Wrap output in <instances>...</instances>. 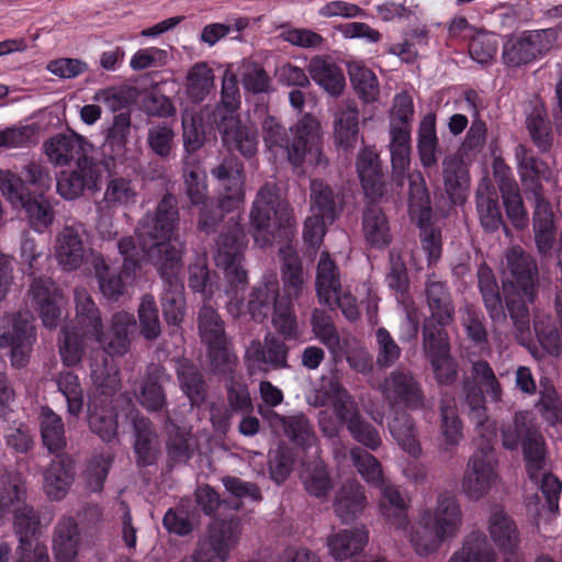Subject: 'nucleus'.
<instances>
[{
    "mask_svg": "<svg viewBox=\"0 0 562 562\" xmlns=\"http://www.w3.org/2000/svg\"><path fill=\"white\" fill-rule=\"evenodd\" d=\"M499 434L504 449L517 451L521 448L529 479L540 484L549 510L557 513L562 483L547 471L546 440L531 412H515L510 422L502 423Z\"/></svg>",
    "mask_w": 562,
    "mask_h": 562,
    "instance_id": "nucleus-1",
    "label": "nucleus"
},
{
    "mask_svg": "<svg viewBox=\"0 0 562 562\" xmlns=\"http://www.w3.org/2000/svg\"><path fill=\"white\" fill-rule=\"evenodd\" d=\"M180 214L178 201L173 194H165L153 211H147L137 222L135 235L150 265L183 263L186 244L175 236Z\"/></svg>",
    "mask_w": 562,
    "mask_h": 562,
    "instance_id": "nucleus-2",
    "label": "nucleus"
},
{
    "mask_svg": "<svg viewBox=\"0 0 562 562\" xmlns=\"http://www.w3.org/2000/svg\"><path fill=\"white\" fill-rule=\"evenodd\" d=\"M476 279L477 290L490 319L495 324L506 322L507 310L517 333L521 336L529 334V305L533 304L536 300L529 301V299L522 293H519V291L508 290L504 299L506 304L505 308L496 276L486 262H482L479 266Z\"/></svg>",
    "mask_w": 562,
    "mask_h": 562,
    "instance_id": "nucleus-3",
    "label": "nucleus"
},
{
    "mask_svg": "<svg viewBox=\"0 0 562 562\" xmlns=\"http://www.w3.org/2000/svg\"><path fill=\"white\" fill-rule=\"evenodd\" d=\"M261 127L267 150L274 158L286 157L293 166L297 167L304 161L307 144H313L317 139L321 124L313 115L305 114L289 131L274 116H267Z\"/></svg>",
    "mask_w": 562,
    "mask_h": 562,
    "instance_id": "nucleus-4",
    "label": "nucleus"
},
{
    "mask_svg": "<svg viewBox=\"0 0 562 562\" xmlns=\"http://www.w3.org/2000/svg\"><path fill=\"white\" fill-rule=\"evenodd\" d=\"M250 224L255 243L260 247L272 244L280 229L293 225V210L281 198L280 188L276 183L267 182L259 189L252 202Z\"/></svg>",
    "mask_w": 562,
    "mask_h": 562,
    "instance_id": "nucleus-5",
    "label": "nucleus"
},
{
    "mask_svg": "<svg viewBox=\"0 0 562 562\" xmlns=\"http://www.w3.org/2000/svg\"><path fill=\"white\" fill-rule=\"evenodd\" d=\"M408 213L420 229V244L428 263L436 262L442 252L441 231L431 222L430 196L420 172L409 177Z\"/></svg>",
    "mask_w": 562,
    "mask_h": 562,
    "instance_id": "nucleus-6",
    "label": "nucleus"
},
{
    "mask_svg": "<svg viewBox=\"0 0 562 562\" xmlns=\"http://www.w3.org/2000/svg\"><path fill=\"white\" fill-rule=\"evenodd\" d=\"M376 390L390 409L420 411L426 407V394L420 378L407 367L398 366L391 370Z\"/></svg>",
    "mask_w": 562,
    "mask_h": 562,
    "instance_id": "nucleus-7",
    "label": "nucleus"
},
{
    "mask_svg": "<svg viewBox=\"0 0 562 562\" xmlns=\"http://www.w3.org/2000/svg\"><path fill=\"white\" fill-rule=\"evenodd\" d=\"M226 233H222L216 240L215 263L223 269L229 290L237 293L247 284V271L243 266L244 249L247 240L243 227L232 217Z\"/></svg>",
    "mask_w": 562,
    "mask_h": 562,
    "instance_id": "nucleus-8",
    "label": "nucleus"
},
{
    "mask_svg": "<svg viewBox=\"0 0 562 562\" xmlns=\"http://www.w3.org/2000/svg\"><path fill=\"white\" fill-rule=\"evenodd\" d=\"M239 533L237 517L215 520L209 525L205 537L196 542L192 553L180 562H227Z\"/></svg>",
    "mask_w": 562,
    "mask_h": 562,
    "instance_id": "nucleus-9",
    "label": "nucleus"
},
{
    "mask_svg": "<svg viewBox=\"0 0 562 562\" xmlns=\"http://www.w3.org/2000/svg\"><path fill=\"white\" fill-rule=\"evenodd\" d=\"M494 440L490 438L481 439L469 459L461 485L463 493L471 501H479L484 497L498 477Z\"/></svg>",
    "mask_w": 562,
    "mask_h": 562,
    "instance_id": "nucleus-10",
    "label": "nucleus"
},
{
    "mask_svg": "<svg viewBox=\"0 0 562 562\" xmlns=\"http://www.w3.org/2000/svg\"><path fill=\"white\" fill-rule=\"evenodd\" d=\"M557 38L558 31L553 27L508 35L503 43V63L509 67H520L542 58Z\"/></svg>",
    "mask_w": 562,
    "mask_h": 562,
    "instance_id": "nucleus-11",
    "label": "nucleus"
},
{
    "mask_svg": "<svg viewBox=\"0 0 562 562\" xmlns=\"http://www.w3.org/2000/svg\"><path fill=\"white\" fill-rule=\"evenodd\" d=\"M0 349L10 348L9 359L13 369L25 368L36 342V329L29 312H16L3 318Z\"/></svg>",
    "mask_w": 562,
    "mask_h": 562,
    "instance_id": "nucleus-12",
    "label": "nucleus"
},
{
    "mask_svg": "<svg viewBox=\"0 0 562 562\" xmlns=\"http://www.w3.org/2000/svg\"><path fill=\"white\" fill-rule=\"evenodd\" d=\"M100 164L92 157H79L75 167L61 170L56 176L57 193L67 201H74L86 191L97 192L101 182Z\"/></svg>",
    "mask_w": 562,
    "mask_h": 562,
    "instance_id": "nucleus-13",
    "label": "nucleus"
},
{
    "mask_svg": "<svg viewBox=\"0 0 562 562\" xmlns=\"http://www.w3.org/2000/svg\"><path fill=\"white\" fill-rule=\"evenodd\" d=\"M169 265L156 262V270L162 280L161 307L166 323L178 326L186 312L184 285L180 278L183 263Z\"/></svg>",
    "mask_w": 562,
    "mask_h": 562,
    "instance_id": "nucleus-14",
    "label": "nucleus"
},
{
    "mask_svg": "<svg viewBox=\"0 0 562 562\" xmlns=\"http://www.w3.org/2000/svg\"><path fill=\"white\" fill-rule=\"evenodd\" d=\"M505 270L510 277L509 291H519L529 301L537 300L539 271L532 256L525 252L519 246L510 247L505 252Z\"/></svg>",
    "mask_w": 562,
    "mask_h": 562,
    "instance_id": "nucleus-15",
    "label": "nucleus"
},
{
    "mask_svg": "<svg viewBox=\"0 0 562 562\" xmlns=\"http://www.w3.org/2000/svg\"><path fill=\"white\" fill-rule=\"evenodd\" d=\"M289 351L288 345L270 333L265 336L263 342L259 339L251 340L244 355L248 374H255L256 369L261 364H266L272 370L289 368Z\"/></svg>",
    "mask_w": 562,
    "mask_h": 562,
    "instance_id": "nucleus-16",
    "label": "nucleus"
},
{
    "mask_svg": "<svg viewBox=\"0 0 562 562\" xmlns=\"http://www.w3.org/2000/svg\"><path fill=\"white\" fill-rule=\"evenodd\" d=\"M422 522L446 540L454 538L462 526V510L457 497L450 493L439 494L434 512L425 510Z\"/></svg>",
    "mask_w": 562,
    "mask_h": 562,
    "instance_id": "nucleus-17",
    "label": "nucleus"
},
{
    "mask_svg": "<svg viewBox=\"0 0 562 562\" xmlns=\"http://www.w3.org/2000/svg\"><path fill=\"white\" fill-rule=\"evenodd\" d=\"M85 232L82 223L72 221L57 234L55 257L65 271L77 270L82 265L85 259L82 235Z\"/></svg>",
    "mask_w": 562,
    "mask_h": 562,
    "instance_id": "nucleus-18",
    "label": "nucleus"
},
{
    "mask_svg": "<svg viewBox=\"0 0 562 562\" xmlns=\"http://www.w3.org/2000/svg\"><path fill=\"white\" fill-rule=\"evenodd\" d=\"M514 154L517 172L525 193L543 191L541 180L549 181L552 178V170L548 162L524 144H518Z\"/></svg>",
    "mask_w": 562,
    "mask_h": 562,
    "instance_id": "nucleus-19",
    "label": "nucleus"
},
{
    "mask_svg": "<svg viewBox=\"0 0 562 562\" xmlns=\"http://www.w3.org/2000/svg\"><path fill=\"white\" fill-rule=\"evenodd\" d=\"M527 199L532 201V226L535 241L540 254H548L555 240L554 213L550 201L544 196V190L527 193Z\"/></svg>",
    "mask_w": 562,
    "mask_h": 562,
    "instance_id": "nucleus-20",
    "label": "nucleus"
},
{
    "mask_svg": "<svg viewBox=\"0 0 562 562\" xmlns=\"http://www.w3.org/2000/svg\"><path fill=\"white\" fill-rule=\"evenodd\" d=\"M560 277L559 285L554 300L557 317L560 324V330L551 323L550 316L536 315L533 318V328L542 348L551 356L558 357L562 353V249L559 254Z\"/></svg>",
    "mask_w": 562,
    "mask_h": 562,
    "instance_id": "nucleus-21",
    "label": "nucleus"
},
{
    "mask_svg": "<svg viewBox=\"0 0 562 562\" xmlns=\"http://www.w3.org/2000/svg\"><path fill=\"white\" fill-rule=\"evenodd\" d=\"M424 293L429 311V316L425 319L450 325L454 319V304L447 282L430 274L425 282Z\"/></svg>",
    "mask_w": 562,
    "mask_h": 562,
    "instance_id": "nucleus-22",
    "label": "nucleus"
},
{
    "mask_svg": "<svg viewBox=\"0 0 562 562\" xmlns=\"http://www.w3.org/2000/svg\"><path fill=\"white\" fill-rule=\"evenodd\" d=\"M487 530L499 550L512 554L506 562H519L515 551L519 546L520 535L514 519L502 507H493L487 520Z\"/></svg>",
    "mask_w": 562,
    "mask_h": 562,
    "instance_id": "nucleus-23",
    "label": "nucleus"
},
{
    "mask_svg": "<svg viewBox=\"0 0 562 562\" xmlns=\"http://www.w3.org/2000/svg\"><path fill=\"white\" fill-rule=\"evenodd\" d=\"M30 292L38 310L40 317L45 327L53 329L61 321V308L58 304L60 293L49 278H35Z\"/></svg>",
    "mask_w": 562,
    "mask_h": 562,
    "instance_id": "nucleus-24",
    "label": "nucleus"
},
{
    "mask_svg": "<svg viewBox=\"0 0 562 562\" xmlns=\"http://www.w3.org/2000/svg\"><path fill=\"white\" fill-rule=\"evenodd\" d=\"M463 403L469 407V418L475 424L481 439L496 438V425L486 415L485 397L481 386L470 378L462 381Z\"/></svg>",
    "mask_w": 562,
    "mask_h": 562,
    "instance_id": "nucleus-25",
    "label": "nucleus"
},
{
    "mask_svg": "<svg viewBox=\"0 0 562 562\" xmlns=\"http://www.w3.org/2000/svg\"><path fill=\"white\" fill-rule=\"evenodd\" d=\"M345 205L344 194L324 180L314 179L310 183V211L312 214L334 223Z\"/></svg>",
    "mask_w": 562,
    "mask_h": 562,
    "instance_id": "nucleus-26",
    "label": "nucleus"
},
{
    "mask_svg": "<svg viewBox=\"0 0 562 562\" xmlns=\"http://www.w3.org/2000/svg\"><path fill=\"white\" fill-rule=\"evenodd\" d=\"M368 506L364 487L355 479L345 481L334 498V512L344 524L356 520Z\"/></svg>",
    "mask_w": 562,
    "mask_h": 562,
    "instance_id": "nucleus-27",
    "label": "nucleus"
},
{
    "mask_svg": "<svg viewBox=\"0 0 562 562\" xmlns=\"http://www.w3.org/2000/svg\"><path fill=\"white\" fill-rule=\"evenodd\" d=\"M362 234L366 243L374 249H385L393 236L389 217L376 203H367L361 216Z\"/></svg>",
    "mask_w": 562,
    "mask_h": 562,
    "instance_id": "nucleus-28",
    "label": "nucleus"
},
{
    "mask_svg": "<svg viewBox=\"0 0 562 562\" xmlns=\"http://www.w3.org/2000/svg\"><path fill=\"white\" fill-rule=\"evenodd\" d=\"M86 144L85 138L79 134L74 132L58 133L46 139L43 148L54 166H67L72 160L77 162L79 157H89L85 153Z\"/></svg>",
    "mask_w": 562,
    "mask_h": 562,
    "instance_id": "nucleus-29",
    "label": "nucleus"
},
{
    "mask_svg": "<svg viewBox=\"0 0 562 562\" xmlns=\"http://www.w3.org/2000/svg\"><path fill=\"white\" fill-rule=\"evenodd\" d=\"M136 319L133 314L121 311L112 315L109 333L102 336L104 351L110 356L125 355L131 345L130 335L136 330Z\"/></svg>",
    "mask_w": 562,
    "mask_h": 562,
    "instance_id": "nucleus-30",
    "label": "nucleus"
},
{
    "mask_svg": "<svg viewBox=\"0 0 562 562\" xmlns=\"http://www.w3.org/2000/svg\"><path fill=\"white\" fill-rule=\"evenodd\" d=\"M442 181L451 203L462 204L470 187V175L463 159L457 154L443 158Z\"/></svg>",
    "mask_w": 562,
    "mask_h": 562,
    "instance_id": "nucleus-31",
    "label": "nucleus"
},
{
    "mask_svg": "<svg viewBox=\"0 0 562 562\" xmlns=\"http://www.w3.org/2000/svg\"><path fill=\"white\" fill-rule=\"evenodd\" d=\"M88 424L92 432L103 441L110 442L117 435V413L113 402L104 397L91 396L88 403Z\"/></svg>",
    "mask_w": 562,
    "mask_h": 562,
    "instance_id": "nucleus-32",
    "label": "nucleus"
},
{
    "mask_svg": "<svg viewBox=\"0 0 562 562\" xmlns=\"http://www.w3.org/2000/svg\"><path fill=\"white\" fill-rule=\"evenodd\" d=\"M75 470L71 459L57 454L44 473V492L52 501L63 499L72 484Z\"/></svg>",
    "mask_w": 562,
    "mask_h": 562,
    "instance_id": "nucleus-33",
    "label": "nucleus"
},
{
    "mask_svg": "<svg viewBox=\"0 0 562 562\" xmlns=\"http://www.w3.org/2000/svg\"><path fill=\"white\" fill-rule=\"evenodd\" d=\"M390 135L392 179L403 187L404 180L411 177V173H407L411 166V128L390 127ZM416 172H412V175Z\"/></svg>",
    "mask_w": 562,
    "mask_h": 562,
    "instance_id": "nucleus-34",
    "label": "nucleus"
},
{
    "mask_svg": "<svg viewBox=\"0 0 562 562\" xmlns=\"http://www.w3.org/2000/svg\"><path fill=\"white\" fill-rule=\"evenodd\" d=\"M134 452L138 467L154 464L159 454V440L153 423L144 416L133 417Z\"/></svg>",
    "mask_w": 562,
    "mask_h": 562,
    "instance_id": "nucleus-35",
    "label": "nucleus"
},
{
    "mask_svg": "<svg viewBox=\"0 0 562 562\" xmlns=\"http://www.w3.org/2000/svg\"><path fill=\"white\" fill-rule=\"evenodd\" d=\"M391 411L393 415L387 424L391 436L405 452L414 458L419 457L422 447L418 440L416 423L408 413L409 409L396 408Z\"/></svg>",
    "mask_w": 562,
    "mask_h": 562,
    "instance_id": "nucleus-36",
    "label": "nucleus"
},
{
    "mask_svg": "<svg viewBox=\"0 0 562 562\" xmlns=\"http://www.w3.org/2000/svg\"><path fill=\"white\" fill-rule=\"evenodd\" d=\"M81 541L79 527L74 517L60 518L54 527L53 551L57 562H70L76 559Z\"/></svg>",
    "mask_w": 562,
    "mask_h": 562,
    "instance_id": "nucleus-37",
    "label": "nucleus"
},
{
    "mask_svg": "<svg viewBox=\"0 0 562 562\" xmlns=\"http://www.w3.org/2000/svg\"><path fill=\"white\" fill-rule=\"evenodd\" d=\"M168 381H170V375L166 369L158 363H150L146 369L138 396L140 405L150 412L161 411L166 405V394L162 384Z\"/></svg>",
    "mask_w": 562,
    "mask_h": 562,
    "instance_id": "nucleus-38",
    "label": "nucleus"
},
{
    "mask_svg": "<svg viewBox=\"0 0 562 562\" xmlns=\"http://www.w3.org/2000/svg\"><path fill=\"white\" fill-rule=\"evenodd\" d=\"M74 300L76 319L83 334L93 336L97 341H102L103 322L91 294L85 288H76Z\"/></svg>",
    "mask_w": 562,
    "mask_h": 562,
    "instance_id": "nucleus-39",
    "label": "nucleus"
},
{
    "mask_svg": "<svg viewBox=\"0 0 562 562\" xmlns=\"http://www.w3.org/2000/svg\"><path fill=\"white\" fill-rule=\"evenodd\" d=\"M368 540L369 533L364 527L344 529L327 538V548L333 559L341 562L360 553Z\"/></svg>",
    "mask_w": 562,
    "mask_h": 562,
    "instance_id": "nucleus-40",
    "label": "nucleus"
},
{
    "mask_svg": "<svg viewBox=\"0 0 562 562\" xmlns=\"http://www.w3.org/2000/svg\"><path fill=\"white\" fill-rule=\"evenodd\" d=\"M323 389L340 425L347 427L361 415L355 397L337 379H329Z\"/></svg>",
    "mask_w": 562,
    "mask_h": 562,
    "instance_id": "nucleus-41",
    "label": "nucleus"
},
{
    "mask_svg": "<svg viewBox=\"0 0 562 562\" xmlns=\"http://www.w3.org/2000/svg\"><path fill=\"white\" fill-rule=\"evenodd\" d=\"M525 125L532 144L540 154H547L554 147V134L547 110L542 104L532 105L527 112Z\"/></svg>",
    "mask_w": 562,
    "mask_h": 562,
    "instance_id": "nucleus-42",
    "label": "nucleus"
},
{
    "mask_svg": "<svg viewBox=\"0 0 562 562\" xmlns=\"http://www.w3.org/2000/svg\"><path fill=\"white\" fill-rule=\"evenodd\" d=\"M334 138L337 146L353 148L359 138V111L355 101H347L335 113Z\"/></svg>",
    "mask_w": 562,
    "mask_h": 562,
    "instance_id": "nucleus-43",
    "label": "nucleus"
},
{
    "mask_svg": "<svg viewBox=\"0 0 562 562\" xmlns=\"http://www.w3.org/2000/svg\"><path fill=\"white\" fill-rule=\"evenodd\" d=\"M307 70L311 78L330 95L338 97L344 92L345 75L341 68L333 61L321 56L313 57Z\"/></svg>",
    "mask_w": 562,
    "mask_h": 562,
    "instance_id": "nucleus-44",
    "label": "nucleus"
},
{
    "mask_svg": "<svg viewBox=\"0 0 562 562\" xmlns=\"http://www.w3.org/2000/svg\"><path fill=\"white\" fill-rule=\"evenodd\" d=\"M281 281L284 295L281 299L299 300L306 290V276L302 260L294 251H283Z\"/></svg>",
    "mask_w": 562,
    "mask_h": 562,
    "instance_id": "nucleus-45",
    "label": "nucleus"
},
{
    "mask_svg": "<svg viewBox=\"0 0 562 562\" xmlns=\"http://www.w3.org/2000/svg\"><path fill=\"white\" fill-rule=\"evenodd\" d=\"M93 269L100 292L111 301H119L125 294L127 282L134 278V274L127 278L123 268L120 271L111 269L100 255L93 259Z\"/></svg>",
    "mask_w": 562,
    "mask_h": 562,
    "instance_id": "nucleus-46",
    "label": "nucleus"
},
{
    "mask_svg": "<svg viewBox=\"0 0 562 562\" xmlns=\"http://www.w3.org/2000/svg\"><path fill=\"white\" fill-rule=\"evenodd\" d=\"M182 178L184 192L192 205L204 204L207 200V176L195 156L183 157Z\"/></svg>",
    "mask_w": 562,
    "mask_h": 562,
    "instance_id": "nucleus-47",
    "label": "nucleus"
},
{
    "mask_svg": "<svg viewBox=\"0 0 562 562\" xmlns=\"http://www.w3.org/2000/svg\"><path fill=\"white\" fill-rule=\"evenodd\" d=\"M448 562H496V552L484 533L472 531Z\"/></svg>",
    "mask_w": 562,
    "mask_h": 562,
    "instance_id": "nucleus-48",
    "label": "nucleus"
},
{
    "mask_svg": "<svg viewBox=\"0 0 562 562\" xmlns=\"http://www.w3.org/2000/svg\"><path fill=\"white\" fill-rule=\"evenodd\" d=\"M91 380L94 385V393L91 396L104 397L105 402H113V397L121 387L119 369L106 356L101 361L91 363Z\"/></svg>",
    "mask_w": 562,
    "mask_h": 562,
    "instance_id": "nucleus-49",
    "label": "nucleus"
},
{
    "mask_svg": "<svg viewBox=\"0 0 562 562\" xmlns=\"http://www.w3.org/2000/svg\"><path fill=\"white\" fill-rule=\"evenodd\" d=\"M177 376L192 406H200L207 396V384L201 370L191 361H179Z\"/></svg>",
    "mask_w": 562,
    "mask_h": 562,
    "instance_id": "nucleus-50",
    "label": "nucleus"
},
{
    "mask_svg": "<svg viewBox=\"0 0 562 562\" xmlns=\"http://www.w3.org/2000/svg\"><path fill=\"white\" fill-rule=\"evenodd\" d=\"M535 407L548 426L558 427L562 425V396L547 378L540 380V390Z\"/></svg>",
    "mask_w": 562,
    "mask_h": 562,
    "instance_id": "nucleus-51",
    "label": "nucleus"
},
{
    "mask_svg": "<svg viewBox=\"0 0 562 562\" xmlns=\"http://www.w3.org/2000/svg\"><path fill=\"white\" fill-rule=\"evenodd\" d=\"M27 483L16 471L5 472L0 476V508L12 512L27 505Z\"/></svg>",
    "mask_w": 562,
    "mask_h": 562,
    "instance_id": "nucleus-52",
    "label": "nucleus"
},
{
    "mask_svg": "<svg viewBox=\"0 0 562 562\" xmlns=\"http://www.w3.org/2000/svg\"><path fill=\"white\" fill-rule=\"evenodd\" d=\"M440 434L446 449L456 448L463 438V425L454 397L445 396L439 403Z\"/></svg>",
    "mask_w": 562,
    "mask_h": 562,
    "instance_id": "nucleus-53",
    "label": "nucleus"
},
{
    "mask_svg": "<svg viewBox=\"0 0 562 562\" xmlns=\"http://www.w3.org/2000/svg\"><path fill=\"white\" fill-rule=\"evenodd\" d=\"M279 300V283L276 279H269L252 289L248 312L255 321L261 323L268 317L270 311L274 310Z\"/></svg>",
    "mask_w": 562,
    "mask_h": 562,
    "instance_id": "nucleus-54",
    "label": "nucleus"
},
{
    "mask_svg": "<svg viewBox=\"0 0 562 562\" xmlns=\"http://www.w3.org/2000/svg\"><path fill=\"white\" fill-rule=\"evenodd\" d=\"M417 151L424 168H431L437 165L439 139L436 132V115L434 113L425 115L419 124Z\"/></svg>",
    "mask_w": 562,
    "mask_h": 562,
    "instance_id": "nucleus-55",
    "label": "nucleus"
},
{
    "mask_svg": "<svg viewBox=\"0 0 562 562\" xmlns=\"http://www.w3.org/2000/svg\"><path fill=\"white\" fill-rule=\"evenodd\" d=\"M210 370L224 383L243 374L239 370V359L228 344L206 349Z\"/></svg>",
    "mask_w": 562,
    "mask_h": 562,
    "instance_id": "nucleus-56",
    "label": "nucleus"
},
{
    "mask_svg": "<svg viewBox=\"0 0 562 562\" xmlns=\"http://www.w3.org/2000/svg\"><path fill=\"white\" fill-rule=\"evenodd\" d=\"M315 285L321 303L335 297V293L342 289L339 269L327 251H323L319 256Z\"/></svg>",
    "mask_w": 562,
    "mask_h": 562,
    "instance_id": "nucleus-57",
    "label": "nucleus"
},
{
    "mask_svg": "<svg viewBox=\"0 0 562 562\" xmlns=\"http://www.w3.org/2000/svg\"><path fill=\"white\" fill-rule=\"evenodd\" d=\"M137 183L128 177H113L108 180L103 203L109 209L127 207L136 203Z\"/></svg>",
    "mask_w": 562,
    "mask_h": 562,
    "instance_id": "nucleus-58",
    "label": "nucleus"
},
{
    "mask_svg": "<svg viewBox=\"0 0 562 562\" xmlns=\"http://www.w3.org/2000/svg\"><path fill=\"white\" fill-rule=\"evenodd\" d=\"M198 327L201 340L206 345V349L228 344L224 322L217 311L211 305L204 304L201 307L199 312Z\"/></svg>",
    "mask_w": 562,
    "mask_h": 562,
    "instance_id": "nucleus-59",
    "label": "nucleus"
},
{
    "mask_svg": "<svg viewBox=\"0 0 562 562\" xmlns=\"http://www.w3.org/2000/svg\"><path fill=\"white\" fill-rule=\"evenodd\" d=\"M476 211L480 223L486 232H495L505 227L496 192L490 188H479L476 191Z\"/></svg>",
    "mask_w": 562,
    "mask_h": 562,
    "instance_id": "nucleus-60",
    "label": "nucleus"
},
{
    "mask_svg": "<svg viewBox=\"0 0 562 562\" xmlns=\"http://www.w3.org/2000/svg\"><path fill=\"white\" fill-rule=\"evenodd\" d=\"M301 480L305 491L318 498L327 496L333 488L327 467L318 458L303 463Z\"/></svg>",
    "mask_w": 562,
    "mask_h": 562,
    "instance_id": "nucleus-61",
    "label": "nucleus"
},
{
    "mask_svg": "<svg viewBox=\"0 0 562 562\" xmlns=\"http://www.w3.org/2000/svg\"><path fill=\"white\" fill-rule=\"evenodd\" d=\"M130 133L131 113L121 112L114 115L113 123L109 128L106 139L102 147L104 155H109L112 160L123 158Z\"/></svg>",
    "mask_w": 562,
    "mask_h": 562,
    "instance_id": "nucleus-62",
    "label": "nucleus"
},
{
    "mask_svg": "<svg viewBox=\"0 0 562 562\" xmlns=\"http://www.w3.org/2000/svg\"><path fill=\"white\" fill-rule=\"evenodd\" d=\"M40 428L43 445L50 453H59L66 447L65 427L59 415L48 407L42 408Z\"/></svg>",
    "mask_w": 562,
    "mask_h": 562,
    "instance_id": "nucleus-63",
    "label": "nucleus"
},
{
    "mask_svg": "<svg viewBox=\"0 0 562 562\" xmlns=\"http://www.w3.org/2000/svg\"><path fill=\"white\" fill-rule=\"evenodd\" d=\"M214 87V74L205 63L194 64L186 77V92L193 103H201Z\"/></svg>",
    "mask_w": 562,
    "mask_h": 562,
    "instance_id": "nucleus-64",
    "label": "nucleus"
}]
</instances>
